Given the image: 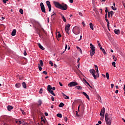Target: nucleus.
<instances>
[{
  "mask_svg": "<svg viewBox=\"0 0 125 125\" xmlns=\"http://www.w3.org/2000/svg\"><path fill=\"white\" fill-rule=\"evenodd\" d=\"M39 70L40 71H42V68L41 67V65H40V64H39Z\"/></svg>",
  "mask_w": 125,
  "mask_h": 125,
  "instance_id": "obj_40",
  "label": "nucleus"
},
{
  "mask_svg": "<svg viewBox=\"0 0 125 125\" xmlns=\"http://www.w3.org/2000/svg\"><path fill=\"white\" fill-rule=\"evenodd\" d=\"M43 74H44V75H47V72L44 71L42 72Z\"/></svg>",
  "mask_w": 125,
  "mask_h": 125,
  "instance_id": "obj_44",
  "label": "nucleus"
},
{
  "mask_svg": "<svg viewBox=\"0 0 125 125\" xmlns=\"http://www.w3.org/2000/svg\"><path fill=\"white\" fill-rule=\"evenodd\" d=\"M42 91H43V90H42V88H41L40 89L39 93H40V94H42Z\"/></svg>",
  "mask_w": 125,
  "mask_h": 125,
  "instance_id": "obj_37",
  "label": "nucleus"
},
{
  "mask_svg": "<svg viewBox=\"0 0 125 125\" xmlns=\"http://www.w3.org/2000/svg\"><path fill=\"white\" fill-rule=\"evenodd\" d=\"M40 65H41V67H42V66H43V62H42V61L40 60Z\"/></svg>",
  "mask_w": 125,
  "mask_h": 125,
  "instance_id": "obj_31",
  "label": "nucleus"
},
{
  "mask_svg": "<svg viewBox=\"0 0 125 125\" xmlns=\"http://www.w3.org/2000/svg\"><path fill=\"white\" fill-rule=\"evenodd\" d=\"M52 90H55V87H53V88H52Z\"/></svg>",
  "mask_w": 125,
  "mask_h": 125,
  "instance_id": "obj_63",
  "label": "nucleus"
},
{
  "mask_svg": "<svg viewBox=\"0 0 125 125\" xmlns=\"http://www.w3.org/2000/svg\"><path fill=\"white\" fill-rule=\"evenodd\" d=\"M64 121H65V122H67V121H68V118L65 117L64 118Z\"/></svg>",
  "mask_w": 125,
  "mask_h": 125,
  "instance_id": "obj_49",
  "label": "nucleus"
},
{
  "mask_svg": "<svg viewBox=\"0 0 125 125\" xmlns=\"http://www.w3.org/2000/svg\"><path fill=\"white\" fill-rule=\"evenodd\" d=\"M100 49H101V50H102V52H103L104 54V55H105V54H106V52L105 51V49H104L102 47V48Z\"/></svg>",
  "mask_w": 125,
  "mask_h": 125,
  "instance_id": "obj_30",
  "label": "nucleus"
},
{
  "mask_svg": "<svg viewBox=\"0 0 125 125\" xmlns=\"http://www.w3.org/2000/svg\"><path fill=\"white\" fill-rule=\"evenodd\" d=\"M112 65L114 67V68H116V62H112Z\"/></svg>",
  "mask_w": 125,
  "mask_h": 125,
  "instance_id": "obj_35",
  "label": "nucleus"
},
{
  "mask_svg": "<svg viewBox=\"0 0 125 125\" xmlns=\"http://www.w3.org/2000/svg\"><path fill=\"white\" fill-rule=\"evenodd\" d=\"M97 43H98L99 47H100V49H102V46H101V44H100V42H99V41H97Z\"/></svg>",
  "mask_w": 125,
  "mask_h": 125,
  "instance_id": "obj_29",
  "label": "nucleus"
},
{
  "mask_svg": "<svg viewBox=\"0 0 125 125\" xmlns=\"http://www.w3.org/2000/svg\"><path fill=\"white\" fill-rule=\"evenodd\" d=\"M79 62H80V58H79L78 59V60H77V63H79Z\"/></svg>",
  "mask_w": 125,
  "mask_h": 125,
  "instance_id": "obj_60",
  "label": "nucleus"
},
{
  "mask_svg": "<svg viewBox=\"0 0 125 125\" xmlns=\"http://www.w3.org/2000/svg\"><path fill=\"white\" fill-rule=\"evenodd\" d=\"M38 46H39L40 48L42 50H44V48L41 44V43H38Z\"/></svg>",
  "mask_w": 125,
  "mask_h": 125,
  "instance_id": "obj_26",
  "label": "nucleus"
},
{
  "mask_svg": "<svg viewBox=\"0 0 125 125\" xmlns=\"http://www.w3.org/2000/svg\"><path fill=\"white\" fill-rule=\"evenodd\" d=\"M83 95L85 96V97L87 98L88 100H89V96H88V95H87V94H86V93L83 92Z\"/></svg>",
  "mask_w": 125,
  "mask_h": 125,
  "instance_id": "obj_19",
  "label": "nucleus"
},
{
  "mask_svg": "<svg viewBox=\"0 0 125 125\" xmlns=\"http://www.w3.org/2000/svg\"><path fill=\"white\" fill-rule=\"evenodd\" d=\"M54 4L57 8H59L61 10H67L68 9V5L65 3L60 4L58 2L54 1Z\"/></svg>",
  "mask_w": 125,
  "mask_h": 125,
  "instance_id": "obj_1",
  "label": "nucleus"
},
{
  "mask_svg": "<svg viewBox=\"0 0 125 125\" xmlns=\"http://www.w3.org/2000/svg\"><path fill=\"white\" fill-rule=\"evenodd\" d=\"M104 18L106 22H107L108 30L110 31V22L109 21V20L107 19V18Z\"/></svg>",
  "mask_w": 125,
  "mask_h": 125,
  "instance_id": "obj_11",
  "label": "nucleus"
},
{
  "mask_svg": "<svg viewBox=\"0 0 125 125\" xmlns=\"http://www.w3.org/2000/svg\"><path fill=\"white\" fill-rule=\"evenodd\" d=\"M101 124H102V122H101V121H98V124L99 125H101Z\"/></svg>",
  "mask_w": 125,
  "mask_h": 125,
  "instance_id": "obj_54",
  "label": "nucleus"
},
{
  "mask_svg": "<svg viewBox=\"0 0 125 125\" xmlns=\"http://www.w3.org/2000/svg\"><path fill=\"white\" fill-rule=\"evenodd\" d=\"M12 109H13V106H11V105H8L7 106V110L8 111H11L12 110Z\"/></svg>",
  "mask_w": 125,
  "mask_h": 125,
  "instance_id": "obj_18",
  "label": "nucleus"
},
{
  "mask_svg": "<svg viewBox=\"0 0 125 125\" xmlns=\"http://www.w3.org/2000/svg\"><path fill=\"white\" fill-rule=\"evenodd\" d=\"M57 117H58V118H62V114L58 113L57 114Z\"/></svg>",
  "mask_w": 125,
  "mask_h": 125,
  "instance_id": "obj_33",
  "label": "nucleus"
},
{
  "mask_svg": "<svg viewBox=\"0 0 125 125\" xmlns=\"http://www.w3.org/2000/svg\"><path fill=\"white\" fill-rule=\"evenodd\" d=\"M118 92H119V90H116L115 91V93L117 94V93H118Z\"/></svg>",
  "mask_w": 125,
  "mask_h": 125,
  "instance_id": "obj_62",
  "label": "nucleus"
},
{
  "mask_svg": "<svg viewBox=\"0 0 125 125\" xmlns=\"http://www.w3.org/2000/svg\"><path fill=\"white\" fill-rule=\"evenodd\" d=\"M75 88H77V89H78V90H82V89H83V87L80 85L76 86Z\"/></svg>",
  "mask_w": 125,
  "mask_h": 125,
  "instance_id": "obj_25",
  "label": "nucleus"
},
{
  "mask_svg": "<svg viewBox=\"0 0 125 125\" xmlns=\"http://www.w3.org/2000/svg\"><path fill=\"white\" fill-rule=\"evenodd\" d=\"M69 2L70 3H73V2H74V0H69Z\"/></svg>",
  "mask_w": 125,
  "mask_h": 125,
  "instance_id": "obj_51",
  "label": "nucleus"
},
{
  "mask_svg": "<svg viewBox=\"0 0 125 125\" xmlns=\"http://www.w3.org/2000/svg\"><path fill=\"white\" fill-rule=\"evenodd\" d=\"M52 101H54V97L53 96H52L51 97Z\"/></svg>",
  "mask_w": 125,
  "mask_h": 125,
  "instance_id": "obj_46",
  "label": "nucleus"
},
{
  "mask_svg": "<svg viewBox=\"0 0 125 125\" xmlns=\"http://www.w3.org/2000/svg\"><path fill=\"white\" fill-rule=\"evenodd\" d=\"M62 36L61 34H60V32H59V34L58 35V38H61Z\"/></svg>",
  "mask_w": 125,
  "mask_h": 125,
  "instance_id": "obj_42",
  "label": "nucleus"
},
{
  "mask_svg": "<svg viewBox=\"0 0 125 125\" xmlns=\"http://www.w3.org/2000/svg\"><path fill=\"white\" fill-rule=\"evenodd\" d=\"M79 84L77 82H72L68 84V86L69 87H71L72 86H76L78 85Z\"/></svg>",
  "mask_w": 125,
  "mask_h": 125,
  "instance_id": "obj_9",
  "label": "nucleus"
},
{
  "mask_svg": "<svg viewBox=\"0 0 125 125\" xmlns=\"http://www.w3.org/2000/svg\"><path fill=\"white\" fill-rule=\"evenodd\" d=\"M40 6L41 8V10L42 12L43 13H45V14L46 13V12L45 11V8L44 7V5L43 4V3L41 2L40 3Z\"/></svg>",
  "mask_w": 125,
  "mask_h": 125,
  "instance_id": "obj_8",
  "label": "nucleus"
},
{
  "mask_svg": "<svg viewBox=\"0 0 125 125\" xmlns=\"http://www.w3.org/2000/svg\"><path fill=\"white\" fill-rule=\"evenodd\" d=\"M38 103H39V105L41 106V105H42V101L41 100H39L38 101Z\"/></svg>",
  "mask_w": 125,
  "mask_h": 125,
  "instance_id": "obj_32",
  "label": "nucleus"
},
{
  "mask_svg": "<svg viewBox=\"0 0 125 125\" xmlns=\"http://www.w3.org/2000/svg\"><path fill=\"white\" fill-rule=\"evenodd\" d=\"M89 26H90V29H91V30H92V31H94V28H93V24L92 22H90V23H89Z\"/></svg>",
  "mask_w": 125,
  "mask_h": 125,
  "instance_id": "obj_22",
  "label": "nucleus"
},
{
  "mask_svg": "<svg viewBox=\"0 0 125 125\" xmlns=\"http://www.w3.org/2000/svg\"><path fill=\"white\" fill-rule=\"evenodd\" d=\"M46 3L48 6L49 12H50V11H51V4H50V2L48 0V1H46Z\"/></svg>",
  "mask_w": 125,
  "mask_h": 125,
  "instance_id": "obj_10",
  "label": "nucleus"
},
{
  "mask_svg": "<svg viewBox=\"0 0 125 125\" xmlns=\"http://www.w3.org/2000/svg\"><path fill=\"white\" fill-rule=\"evenodd\" d=\"M114 15V12L113 11H111L110 12H108V17L110 18V17H112Z\"/></svg>",
  "mask_w": 125,
  "mask_h": 125,
  "instance_id": "obj_12",
  "label": "nucleus"
},
{
  "mask_svg": "<svg viewBox=\"0 0 125 125\" xmlns=\"http://www.w3.org/2000/svg\"><path fill=\"white\" fill-rule=\"evenodd\" d=\"M112 57L113 58L114 61H115V62L117 61V58L116 57H115V55H113Z\"/></svg>",
  "mask_w": 125,
  "mask_h": 125,
  "instance_id": "obj_36",
  "label": "nucleus"
},
{
  "mask_svg": "<svg viewBox=\"0 0 125 125\" xmlns=\"http://www.w3.org/2000/svg\"><path fill=\"white\" fill-rule=\"evenodd\" d=\"M105 76L106 77L107 80H109V73L108 72L106 73Z\"/></svg>",
  "mask_w": 125,
  "mask_h": 125,
  "instance_id": "obj_34",
  "label": "nucleus"
},
{
  "mask_svg": "<svg viewBox=\"0 0 125 125\" xmlns=\"http://www.w3.org/2000/svg\"><path fill=\"white\" fill-rule=\"evenodd\" d=\"M64 106H65V104H64L63 103H61L59 105V107L62 108V107H64Z\"/></svg>",
  "mask_w": 125,
  "mask_h": 125,
  "instance_id": "obj_28",
  "label": "nucleus"
},
{
  "mask_svg": "<svg viewBox=\"0 0 125 125\" xmlns=\"http://www.w3.org/2000/svg\"><path fill=\"white\" fill-rule=\"evenodd\" d=\"M15 35H16V29H14L11 33V36L14 37Z\"/></svg>",
  "mask_w": 125,
  "mask_h": 125,
  "instance_id": "obj_16",
  "label": "nucleus"
},
{
  "mask_svg": "<svg viewBox=\"0 0 125 125\" xmlns=\"http://www.w3.org/2000/svg\"><path fill=\"white\" fill-rule=\"evenodd\" d=\"M15 86L17 88H19L21 86V83H17L15 84Z\"/></svg>",
  "mask_w": 125,
  "mask_h": 125,
  "instance_id": "obj_23",
  "label": "nucleus"
},
{
  "mask_svg": "<svg viewBox=\"0 0 125 125\" xmlns=\"http://www.w3.org/2000/svg\"><path fill=\"white\" fill-rule=\"evenodd\" d=\"M90 54L91 56L92 57V56H93L94 54H95V51L91 50L90 51Z\"/></svg>",
  "mask_w": 125,
  "mask_h": 125,
  "instance_id": "obj_15",
  "label": "nucleus"
},
{
  "mask_svg": "<svg viewBox=\"0 0 125 125\" xmlns=\"http://www.w3.org/2000/svg\"><path fill=\"white\" fill-rule=\"evenodd\" d=\"M90 48L91 50L95 51V46H94V45H93L92 43H90Z\"/></svg>",
  "mask_w": 125,
  "mask_h": 125,
  "instance_id": "obj_14",
  "label": "nucleus"
},
{
  "mask_svg": "<svg viewBox=\"0 0 125 125\" xmlns=\"http://www.w3.org/2000/svg\"><path fill=\"white\" fill-rule=\"evenodd\" d=\"M23 54H24V56H26V55H27V52L25 51H24Z\"/></svg>",
  "mask_w": 125,
  "mask_h": 125,
  "instance_id": "obj_47",
  "label": "nucleus"
},
{
  "mask_svg": "<svg viewBox=\"0 0 125 125\" xmlns=\"http://www.w3.org/2000/svg\"><path fill=\"white\" fill-rule=\"evenodd\" d=\"M45 116H46V117H47V116H48V113H47V112H45Z\"/></svg>",
  "mask_w": 125,
  "mask_h": 125,
  "instance_id": "obj_58",
  "label": "nucleus"
},
{
  "mask_svg": "<svg viewBox=\"0 0 125 125\" xmlns=\"http://www.w3.org/2000/svg\"><path fill=\"white\" fill-rule=\"evenodd\" d=\"M94 67H95V72L96 73H97V75H98V77H99V71L98 70V67L95 64L94 65Z\"/></svg>",
  "mask_w": 125,
  "mask_h": 125,
  "instance_id": "obj_13",
  "label": "nucleus"
},
{
  "mask_svg": "<svg viewBox=\"0 0 125 125\" xmlns=\"http://www.w3.org/2000/svg\"><path fill=\"white\" fill-rule=\"evenodd\" d=\"M19 125H21V124H22V122H21V121H19Z\"/></svg>",
  "mask_w": 125,
  "mask_h": 125,
  "instance_id": "obj_59",
  "label": "nucleus"
},
{
  "mask_svg": "<svg viewBox=\"0 0 125 125\" xmlns=\"http://www.w3.org/2000/svg\"><path fill=\"white\" fill-rule=\"evenodd\" d=\"M49 64L51 65V66L52 67V66H53V63L52 62L50 61L49 62Z\"/></svg>",
  "mask_w": 125,
  "mask_h": 125,
  "instance_id": "obj_43",
  "label": "nucleus"
},
{
  "mask_svg": "<svg viewBox=\"0 0 125 125\" xmlns=\"http://www.w3.org/2000/svg\"><path fill=\"white\" fill-rule=\"evenodd\" d=\"M54 67H55V68H57V65L54 64Z\"/></svg>",
  "mask_w": 125,
  "mask_h": 125,
  "instance_id": "obj_61",
  "label": "nucleus"
},
{
  "mask_svg": "<svg viewBox=\"0 0 125 125\" xmlns=\"http://www.w3.org/2000/svg\"><path fill=\"white\" fill-rule=\"evenodd\" d=\"M61 16L62 17V19L64 22H67V21L66 20V18L64 17V15L63 14H61Z\"/></svg>",
  "mask_w": 125,
  "mask_h": 125,
  "instance_id": "obj_24",
  "label": "nucleus"
},
{
  "mask_svg": "<svg viewBox=\"0 0 125 125\" xmlns=\"http://www.w3.org/2000/svg\"><path fill=\"white\" fill-rule=\"evenodd\" d=\"M22 84L23 88H27V85L26 84V83L23 82Z\"/></svg>",
  "mask_w": 125,
  "mask_h": 125,
  "instance_id": "obj_27",
  "label": "nucleus"
},
{
  "mask_svg": "<svg viewBox=\"0 0 125 125\" xmlns=\"http://www.w3.org/2000/svg\"><path fill=\"white\" fill-rule=\"evenodd\" d=\"M114 32L116 35H119L120 34V30L119 29H115Z\"/></svg>",
  "mask_w": 125,
  "mask_h": 125,
  "instance_id": "obj_20",
  "label": "nucleus"
},
{
  "mask_svg": "<svg viewBox=\"0 0 125 125\" xmlns=\"http://www.w3.org/2000/svg\"><path fill=\"white\" fill-rule=\"evenodd\" d=\"M62 95H63L64 99H70V98L69 97V96L65 95V94H64L63 93H62Z\"/></svg>",
  "mask_w": 125,
  "mask_h": 125,
  "instance_id": "obj_21",
  "label": "nucleus"
},
{
  "mask_svg": "<svg viewBox=\"0 0 125 125\" xmlns=\"http://www.w3.org/2000/svg\"><path fill=\"white\" fill-rule=\"evenodd\" d=\"M20 13H21V14H23V11L22 9H20Z\"/></svg>",
  "mask_w": 125,
  "mask_h": 125,
  "instance_id": "obj_38",
  "label": "nucleus"
},
{
  "mask_svg": "<svg viewBox=\"0 0 125 125\" xmlns=\"http://www.w3.org/2000/svg\"><path fill=\"white\" fill-rule=\"evenodd\" d=\"M113 87H114V84H111V88H113Z\"/></svg>",
  "mask_w": 125,
  "mask_h": 125,
  "instance_id": "obj_57",
  "label": "nucleus"
},
{
  "mask_svg": "<svg viewBox=\"0 0 125 125\" xmlns=\"http://www.w3.org/2000/svg\"><path fill=\"white\" fill-rule=\"evenodd\" d=\"M82 24L83 25V27L85 26V23H84V21L82 22Z\"/></svg>",
  "mask_w": 125,
  "mask_h": 125,
  "instance_id": "obj_50",
  "label": "nucleus"
},
{
  "mask_svg": "<svg viewBox=\"0 0 125 125\" xmlns=\"http://www.w3.org/2000/svg\"><path fill=\"white\" fill-rule=\"evenodd\" d=\"M79 15H80V16H83V13H82V12H79Z\"/></svg>",
  "mask_w": 125,
  "mask_h": 125,
  "instance_id": "obj_48",
  "label": "nucleus"
},
{
  "mask_svg": "<svg viewBox=\"0 0 125 125\" xmlns=\"http://www.w3.org/2000/svg\"><path fill=\"white\" fill-rule=\"evenodd\" d=\"M124 91H125V84L124 85V88H123Z\"/></svg>",
  "mask_w": 125,
  "mask_h": 125,
  "instance_id": "obj_64",
  "label": "nucleus"
},
{
  "mask_svg": "<svg viewBox=\"0 0 125 125\" xmlns=\"http://www.w3.org/2000/svg\"><path fill=\"white\" fill-rule=\"evenodd\" d=\"M80 107H81V104H80L78 107V110L79 111H80Z\"/></svg>",
  "mask_w": 125,
  "mask_h": 125,
  "instance_id": "obj_56",
  "label": "nucleus"
},
{
  "mask_svg": "<svg viewBox=\"0 0 125 125\" xmlns=\"http://www.w3.org/2000/svg\"><path fill=\"white\" fill-rule=\"evenodd\" d=\"M21 111L22 115H25L26 114V113L24 112V110H22L21 109Z\"/></svg>",
  "mask_w": 125,
  "mask_h": 125,
  "instance_id": "obj_41",
  "label": "nucleus"
},
{
  "mask_svg": "<svg viewBox=\"0 0 125 125\" xmlns=\"http://www.w3.org/2000/svg\"><path fill=\"white\" fill-rule=\"evenodd\" d=\"M105 12L106 13V14H107V12H108V9H107V7H106V9L105 10Z\"/></svg>",
  "mask_w": 125,
  "mask_h": 125,
  "instance_id": "obj_52",
  "label": "nucleus"
},
{
  "mask_svg": "<svg viewBox=\"0 0 125 125\" xmlns=\"http://www.w3.org/2000/svg\"><path fill=\"white\" fill-rule=\"evenodd\" d=\"M72 32L75 35H79L80 33L79 26H75L72 30Z\"/></svg>",
  "mask_w": 125,
  "mask_h": 125,
  "instance_id": "obj_3",
  "label": "nucleus"
},
{
  "mask_svg": "<svg viewBox=\"0 0 125 125\" xmlns=\"http://www.w3.org/2000/svg\"><path fill=\"white\" fill-rule=\"evenodd\" d=\"M67 47H68V45L66 44H65V50H66V49H67Z\"/></svg>",
  "mask_w": 125,
  "mask_h": 125,
  "instance_id": "obj_55",
  "label": "nucleus"
},
{
  "mask_svg": "<svg viewBox=\"0 0 125 125\" xmlns=\"http://www.w3.org/2000/svg\"><path fill=\"white\" fill-rule=\"evenodd\" d=\"M47 90L49 92V93L51 94L53 96H55V94L52 90V87L50 85H48L47 86Z\"/></svg>",
  "mask_w": 125,
  "mask_h": 125,
  "instance_id": "obj_5",
  "label": "nucleus"
},
{
  "mask_svg": "<svg viewBox=\"0 0 125 125\" xmlns=\"http://www.w3.org/2000/svg\"><path fill=\"white\" fill-rule=\"evenodd\" d=\"M83 81L84 83H86V84H87V85H88V86H89L91 88V86L90 85L89 83H88V82H87V81H86V80H85V79H83Z\"/></svg>",
  "mask_w": 125,
  "mask_h": 125,
  "instance_id": "obj_17",
  "label": "nucleus"
},
{
  "mask_svg": "<svg viewBox=\"0 0 125 125\" xmlns=\"http://www.w3.org/2000/svg\"><path fill=\"white\" fill-rule=\"evenodd\" d=\"M59 84L60 86H63V84H62V83H61V82H59Z\"/></svg>",
  "mask_w": 125,
  "mask_h": 125,
  "instance_id": "obj_53",
  "label": "nucleus"
},
{
  "mask_svg": "<svg viewBox=\"0 0 125 125\" xmlns=\"http://www.w3.org/2000/svg\"><path fill=\"white\" fill-rule=\"evenodd\" d=\"M111 8L113 9V10H117V8L114 7V6H112Z\"/></svg>",
  "mask_w": 125,
  "mask_h": 125,
  "instance_id": "obj_39",
  "label": "nucleus"
},
{
  "mask_svg": "<svg viewBox=\"0 0 125 125\" xmlns=\"http://www.w3.org/2000/svg\"><path fill=\"white\" fill-rule=\"evenodd\" d=\"M105 120L106 125H111V124H112V115L106 113L105 115Z\"/></svg>",
  "mask_w": 125,
  "mask_h": 125,
  "instance_id": "obj_2",
  "label": "nucleus"
},
{
  "mask_svg": "<svg viewBox=\"0 0 125 125\" xmlns=\"http://www.w3.org/2000/svg\"><path fill=\"white\" fill-rule=\"evenodd\" d=\"M100 116L101 117H102V120H103V119H104V117H105V107H103L101 110V112H100Z\"/></svg>",
  "mask_w": 125,
  "mask_h": 125,
  "instance_id": "obj_7",
  "label": "nucleus"
},
{
  "mask_svg": "<svg viewBox=\"0 0 125 125\" xmlns=\"http://www.w3.org/2000/svg\"><path fill=\"white\" fill-rule=\"evenodd\" d=\"M7 1H8V0H3V2L5 3Z\"/></svg>",
  "mask_w": 125,
  "mask_h": 125,
  "instance_id": "obj_45",
  "label": "nucleus"
},
{
  "mask_svg": "<svg viewBox=\"0 0 125 125\" xmlns=\"http://www.w3.org/2000/svg\"><path fill=\"white\" fill-rule=\"evenodd\" d=\"M89 72L90 74H92V76H93L94 79L95 80H96L97 79V75H96V72L95 71L94 69H90Z\"/></svg>",
  "mask_w": 125,
  "mask_h": 125,
  "instance_id": "obj_4",
  "label": "nucleus"
},
{
  "mask_svg": "<svg viewBox=\"0 0 125 125\" xmlns=\"http://www.w3.org/2000/svg\"><path fill=\"white\" fill-rule=\"evenodd\" d=\"M71 27V25L68 23L65 25V31L67 34H69L70 33V27Z\"/></svg>",
  "mask_w": 125,
  "mask_h": 125,
  "instance_id": "obj_6",
  "label": "nucleus"
}]
</instances>
